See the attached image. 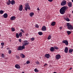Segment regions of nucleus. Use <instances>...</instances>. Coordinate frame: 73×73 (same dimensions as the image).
Listing matches in <instances>:
<instances>
[{"mask_svg": "<svg viewBox=\"0 0 73 73\" xmlns=\"http://www.w3.org/2000/svg\"><path fill=\"white\" fill-rule=\"evenodd\" d=\"M61 58V56L59 54H58L56 56V60H59Z\"/></svg>", "mask_w": 73, "mask_h": 73, "instance_id": "6e6552de", "label": "nucleus"}, {"mask_svg": "<svg viewBox=\"0 0 73 73\" xmlns=\"http://www.w3.org/2000/svg\"><path fill=\"white\" fill-rule=\"evenodd\" d=\"M34 71L35 72H39V71H38V70L36 68H35V69Z\"/></svg>", "mask_w": 73, "mask_h": 73, "instance_id": "473e14b6", "label": "nucleus"}, {"mask_svg": "<svg viewBox=\"0 0 73 73\" xmlns=\"http://www.w3.org/2000/svg\"><path fill=\"white\" fill-rule=\"evenodd\" d=\"M36 64H40V62L38 61H37L36 62Z\"/></svg>", "mask_w": 73, "mask_h": 73, "instance_id": "79ce46f5", "label": "nucleus"}, {"mask_svg": "<svg viewBox=\"0 0 73 73\" xmlns=\"http://www.w3.org/2000/svg\"><path fill=\"white\" fill-rule=\"evenodd\" d=\"M72 3H73V0H72Z\"/></svg>", "mask_w": 73, "mask_h": 73, "instance_id": "603ef678", "label": "nucleus"}, {"mask_svg": "<svg viewBox=\"0 0 73 73\" xmlns=\"http://www.w3.org/2000/svg\"><path fill=\"white\" fill-rule=\"evenodd\" d=\"M7 4L8 5H9L10 4H11V1L10 0H8V1L7 2Z\"/></svg>", "mask_w": 73, "mask_h": 73, "instance_id": "6ab92c4d", "label": "nucleus"}, {"mask_svg": "<svg viewBox=\"0 0 73 73\" xmlns=\"http://www.w3.org/2000/svg\"><path fill=\"white\" fill-rule=\"evenodd\" d=\"M21 57L22 58H24L25 57V55H24L23 54H22L21 55Z\"/></svg>", "mask_w": 73, "mask_h": 73, "instance_id": "393cba45", "label": "nucleus"}, {"mask_svg": "<svg viewBox=\"0 0 73 73\" xmlns=\"http://www.w3.org/2000/svg\"><path fill=\"white\" fill-rule=\"evenodd\" d=\"M1 36V35L0 34V36Z\"/></svg>", "mask_w": 73, "mask_h": 73, "instance_id": "5fc2aeb1", "label": "nucleus"}, {"mask_svg": "<svg viewBox=\"0 0 73 73\" xmlns=\"http://www.w3.org/2000/svg\"><path fill=\"white\" fill-rule=\"evenodd\" d=\"M23 34V33L22 32H20L19 33V36L20 37H22L23 36V35H22Z\"/></svg>", "mask_w": 73, "mask_h": 73, "instance_id": "4be33fe9", "label": "nucleus"}, {"mask_svg": "<svg viewBox=\"0 0 73 73\" xmlns=\"http://www.w3.org/2000/svg\"><path fill=\"white\" fill-rule=\"evenodd\" d=\"M62 42L64 44H65L66 45H68V41L66 40H63Z\"/></svg>", "mask_w": 73, "mask_h": 73, "instance_id": "0eeeda50", "label": "nucleus"}, {"mask_svg": "<svg viewBox=\"0 0 73 73\" xmlns=\"http://www.w3.org/2000/svg\"><path fill=\"white\" fill-rule=\"evenodd\" d=\"M8 52H9V54H11V53H12V51H11V50H9L8 51Z\"/></svg>", "mask_w": 73, "mask_h": 73, "instance_id": "e433bc0d", "label": "nucleus"}, {"mask_svg": "<svg viewBox=\"0 0 73 73\" xmlns=\"http://www.w3.org/2000/svg\"><path fill=\"white\" fill-rule=\"evenodd\" d=\"M66 4V1H64L62 2L61 3V5L62 6H64Z\"/></svg>", "mask_w": 73, "mask_h": 73, "instance_id": "423d86ee", "label": "nucleus"}, {"mask_svg": "<svg viewBox=\"0 0 73 73\" xmlns=\"http://www.w3.org/2000/svg\"><path fill=\"white\" fill-rule=\"evenodd\" d=\"M16 19V17H15V16H12V17L10 19L11 20H15Z\"/></svg>", "mask_w": 73, "mask_h": 73, "instance_id": "dca6fc26", "label": "nucleus"}, {"mask_svg": "<svg viewBox=\"0 0 73 73\" xmlns=\"http://www.w3.org/2000/svg\"><path fill=\"white\" fill-rule=\"evenodd\" d=\"M73 52V49H71L69 50L68 52L69 53H72Z\"/></svg>", "mask_w": 73, "mask_h": 73, "instance_id": "bb28decb", "label": "nucleus"}, {"mask_svg": "<svg viewBox=\"0 0 73 73\" xmlns=\"http://www.w3.org/2000/svg\"><path fill=\"white\" fill-rule=\"evenodd\" d=\"M66 25L67 27V28L69 30H72V29H73V26L71 25H70L69 23H66Z\"/></svg>", "mask_w": 73, "mask_h": 73, "instance_id": "f03ea898", "label": "nucleus"}, {"mask_svg": "<svg viewBox=\"0 0 73 73\" xmlns=\"http://www.w3.org/2000/svg\"><path fill=\"white\" fill-rule=\"evenodd\" d=\"M55 24H56V22H52L51 24V25L52 26H54Z\"/></svg>", "mask_w": 73, "mask_h": 73, "instance_id": "aec40b11", "label": "nucleus"}, {"mask_svg": "<svg viewBox=\"0 0 73 73\" xmlns=\"http://www.w3.org/2000/svg\"><path fill=\"white\" fill-rule=\"evenodd\" d=\"M66 10V6H64L61 8L60 10V12L62 15H64L65 13V11Z\"/></svg>", "mask_w": 73, "mask_h": 73, "instance_id": "f257e3e1", "label": "nucleus"}, {"mask_svg": "<svg viewBox=\"0 0 73 73\" xmlns=\"http://www.w3.org/2000/svg\"><path fill=\"white\" fill-rule=\"evenodd\" d=\"M46 65H48V64L46 63H45V64L44 65V66H46Z\"/></svg>", "mask_w": 73, "mask_h": 73, "instance_id": "c03bdc74", "label": "nucleus"}, {"mask_svg": "<svg viewBox=\"0 0 73 73\" xmlns=\"http://www.w3.org/2000/svg\"><path fill=\"white\" fill-rule=\"evenodd\" d=\"M15 66L17 69H20V66L18 64H16Z\"/></svg>", "mask_w": 73, "mask_h": 73, "instance_id": "2eb2a0df", "label": "nucleus"}, {"mask_svg": "<svg viewBox=\"0 0 73 73\" xmlns=\"http://www.w3.org/2000/svg\"><path fill=\"white\" fill-rule=\"evenodd\" d=\"M1 57L2 58H4L5 57V55L4 54H2Z\"/></svg>", "mask_w": 73, "mask_h": 73, "instance_id": "7c9ffc66", "label": "nucleus"}, {"mask_svg": "<svg viewBox=\"0 0 73 73\" xmlns=\"http://www.w3.org/2000/svg\"><path fill=\"white\" fill-rule=\"evenodd\" d=\"M29 44V42L28 41V40H24L23 42V45H24L25 46H26V45H28V44Z\"/></svg>", "mask_w": 73, "mask_h": 73, "instance_id": "39448f33", "label": "nucleus"}, {"mask_svg": "<svg viewBox=\"0 0 73 73\" xmlns=\"http://www.w3.org/2000/svg\"><path fill=\"white\" fill-rule=\"evenodd\" d=\"M44 56L45 57H46L47 58H50V54H46L44 55Z\"/></svg>", "mask_w": 73, "mask_h": 73, "instance_id": "9d476101", "label": "nucleus"}, {"mask_svg": "<svg viewBox=\"0 0 73 73\" xmlns=\"http://www.w3.org/2000/svg\"><path fill=\"white\" fill-rule=\"evenodd\" d=\"M72 67H70L69 70H72Z\"/></svg>", "mask_w": 73, "mask_h": 73, "instance_id": "a18cd8bd", "label": "nucleus"}, {"mask_svg": "<svg viewBox=\"0 0 73 73\" xmlns=\"http://www.w3.org/2000/svg\"><path fill=\"white\" fill-rule=\"evenodd\" d=\"M34 15V13H33L31 12L30 13L29 15L30 16H31V17H32V16H33Z\"/></svg>", "mask_w": 73, "mask_h": 73, "instance_id": "412c9836", "label": "nucleus"}, {"mask_svg": "<svg viewBox=\"0 0 73 73\" xmlns=\"http://www.w3.org/2000/svg\"><path fill=\"white\" fill-rule=\"evenodd\" d=\"M25 48V46L24 45H23L22 46H18L17 50H23V49Z\"/></svg>", "mask_w": 73, "mask_h": 73, "instance_id": "20e7f679", "label": "nucleus"}, {"mask_svg": "<svg viewBox=\"0 0 73 73\" xmlns=\"http://www.w3.org/2000/svg\"><path fill=\"white\" fill-rule=\"evenodd\" d=\"M3 48V46H2V47L1 48V49H2V48Z\"/></svg>", "mask_w": 73, "mask_h": 73, "instance_id": "864d4df0", "label": "nucleus"}, {"mask_svg": "<svg viewBox=\"0 0 73 73\" xmlns=\"http://www.w3.org/2000/svg\"><path fill=\"white\" fill-rule=\"evenodd\" d=\"M67 33H68V35H69L70 34H71V32L69 31H67Z\"/></svg>", "mask_w": 73, "mask_h": 73, "instance_id": "c85d7f7f", "label": "nucleus"}, {"mask_svg": "<svg viewBox=\"0 0 73 73\" xmlns=\"http://www.w3.org/2000/svg\"><path fill=\"white\" fill-rule=\"evenodd\" d=\"M60 29H62V27H60Z\"/></svg>", "mask_w": 73, "mask_h": 73, "instance_id": "3c124183", "label": "nucleus"}, {"mask_svg": "<svg viewBox=\"0 0 73 73\" xmlns=\"http://www.w3.org/2000/svg\"><path fill=\"white\" fill-rule=\"evenodd\" d=\"M65 20L66 21H70V19H69L68 18H66L65 19Z\"/></svg>", "mask_w": 73, "mask_h": 73, "instance_id": "2f4dec72", "label": "nucleus"}, {"mask_svg": "<svg viewBox=\"0 0 73 73\" xmlns=\"http://www.w3.org/2000/svg\"><path fill=\"white\" fill-rule=\"evenodd\" d=\"M31 41H33L35 40V38H31Z\"/></svg>", "mask_w": 73, "mask_h": 73, "instance_id": "72a5a7b5", "label": "nucleus"}, {"mask_svg": "<svg viewBox=\"0 0 73 73\" xmlns=\"http://www.w3.org/2000/svg\"><path fill=\"white\" fill-rule=\"evenodd\" d=\"M11 4H12V5H14V4H15V1L13 0L11 1Z\"/></svg>", "mask_w": 73, "mask_h": 73, "instance_id": "f3484780", "label": "nucleus"}, {"mask_svg": "<svg viewBox=\"0 0 73 73\" xmlns=\"http://www.w3.org/2000/svg\"><path fill=\"white\" fill-rule=\"evenodd\" d=\"M38 34L39 35L41 36V35H43V33L41 32H38Z\"/></svg>", "mask_w": 73, "mask_h": 73, "instance_id": "5701e85b", "label": "nucleus"}, {"mask_svg": "<svg viewBox=\"0 0 73 73\" xmlns=\"http://www.w3.org/2000/svg\"><path fill=\"white\" fill-rule=\"evenodd\" d=\"M50 51L51 52H54V50H55V49L54 48V47H52L50 48Z\"/></svg>", "mask_w": 73, "mask_h": 73, "instance_id": "ddd939ff", "label": "nucleus"}, {"mask_svg": "<svg viewBox=\"0 0 73 73\" xmlns=\"http://www.w3.org/2000/svg\"><path fill=\"white\" fill-rule=\"evenodd\" d=\"M18 40L20 42H21V39H19Z\"/></svg>", "mask_w": 73, "mask_h": 73, "instance_id": "a19ab883", "label": "nucleus"}, {"mask_svg": "<svg viewBox=\"0 0 73 73\" xmlns=\"http://www.w3.org/2000/svg\"><path fill=\"white\" fill-rule=\"evenodd\" d=\"M4 11L3 10H1L0 11V14H1V15H2V14H3V13H4Z\"/></svg>", "mask_w": 73, "mask_h": 73, "instance_id": "a878e982", "label": "nucleus"}, {"mask_svg": "<svg viewBox=\"0 0 73 73\" xmlns=\"http://www.w3.org/2000/svg\"><path fill=\"white\" fill-rule=\"evenodd\" d=\"M51 37L50 35H49L48 38V40H50L51 39Z\"/></svg>", "mask_w": 73, "mask_h": 73, "instance_id": "cd10ccee", "label": "nucleus"}, {"mask_svg": "<svg viewBox=\"0 0 73 73\" xmlns=\"http://www.w3.org/2000/svg\"><path fill=\"white\" fill-rule=\"evenodd\" d=\"M48 1H49V2H52L53 0H47Z\"/></svg>", "mask_w": 73, "mask_h": 73, "instance_id": "37998d69", "label": "nucleus"}, {"mask_svg": "<svg viewBox=\"0 0 73 73\" xmlns=\"http://www.w3.org/2000/svg\"><path fill=\"white\" fill-rule=\"evenodd\" d=\"M9 48H7V50H9Z\"/></svg>", "mask_w": 73, "mask_h": 73, "instance_id": "8fccbe9b", "label": "nucleus"}, {"mask_svg": "<svg viewBox=\"0 0 73 73\" xmlns=\"http://www.w3.org/2000/svg\"><path fill=\"white\" fill-rule=\"evenodd\" d=\"M17 58H19V56H17Z\"/></svg>", "mask_w": 73, "mask_h": 73, "instance_id": "09e8293b", "label": "nucleus"}, {"mask_svg": "<svg viewBox=\"0 0 73 73\" xmlns=\"http://www.w3.org/2000/svg\"><path fill=\"white\" fill-rule=\"evenodd\" d=\"M40 10V9H39V8H37V11H39Z\"/></svg>", "mask_w": 73, "mask_h": 73, "instance_id": "de8ad7c7", "label": "nucleus"}, {"mask_svg": "<svg viewBox=\"0 0 73 73\" xmlns=\"http://www.w3.org/2000/svg\"><path fill=\"white\" fill-rule=\"evenodd\" d=\"M16 36L17 37V38H19V34L18 33H16Z\"/></svg>", "mask_w": 73, "mask_h": 73, "instance_id": "b1692460", "label": "nucleus"}, {"mask_svg": "<svg viewBox=\"0 0 73 73\" xmlns=\"http://www.w3.org/2000/svg\"><path fill=\"white\" fill-rule=\"evenodd\" d=\"M3 17L5 19L7 18V17H8V14L7 13H5L3 15Z\"/></svg>", "mask_w": 73, "mask_h": 73, "instance_id": "f8f14e48", "label": "nucleus"}, {"mask_svg": "<svg viewBox=\"0 0 73 73\" xmlns=\"http://www.w3.org/2000/svg\"><path fill=\"white\" fill-rule=\"evenodd\" d=\"M42 31H46V27L45 26H43L42 28Z\"/></svg>", "mask_w": 73, "mask_h": 73, "instance_id": "1a4fd4ad", "label": "nucleus"}, {"mask_svg": "<svg viewBox=\"0 0 73 73\" xmlns=\"http://www.w3.org/2000/svg\"><path fill=\"white\" fill-rule=\"evenodd\" d=\"M54 49H56V50L57 49L58 50L59 49L56 46H54Z\"/></svg>", "mask_w": 73, "mask_h": 73, "instance_id": "4c0bfd02", "label": "nucleus"}, {"mask_svg": "<svg viewBox=\"0 0 73 73\" xmlns=\"http://www.w3.org/2000/svg\"><path fill=\"white\" fill-rule=\"evenodd\" d=\"M1 46H3L4 45V43H1Z\"/></svg>", "mask_w": 73, "mask_h": 73, "instance_id": "ea45409f", "label": "nucleus"}, {"mask_svg": "<svg viewBox=\"0 0 73 73\" xmlns=\"http://www.w3.org/2000/svg\"><path fill=\"white\" fill-rule=\"evenodd\" d=\"M64 52L67 53L68 52V48L67 47H66L65 49H64Z\"/></svg>", "mask_w": 73, "mask_h": 73, "instance_id": "4468645a", "label": "nucleus"}, {"mask_svg": "<svg viewBox=\"0 0 73 73\" xmlns=\"http://www.w3.org/2000/svg\"><path fill=\"white\" fill-rule=\"evenodd\" d=\"M23 5H21L19 7V10L20 11H23Z\"/></svg>", "mask_w": 73, "mask_h": 73, "instance_id": "9b49d317", "label": "nucleus"}, {"mask_svg": "<svg viewBox=\"0 0 73 73\" xmlns=\"http://www.w3.org/2000/svg\"><path fill=\"white\" fill-rule=\"evenodd\" d=\"M26 63L27 64H30V62L29 61H27Z\"/></svg>", "mask_w": 73, "mask_h": 73, "instance_id": "58836bf2", "label": "nucleus"}, {"mask_svg": "<svg viewBox=\"0 0 73 73\" xmlns=\"http://www.w3.org/2000/svg\"><path fill=\"white\" fill-rule=\"evenodd\" d=\"M72 3L71 2H68V5L69 7H72Z\"/></svg>", "mask_w": 73, "mask_h": 73, "instance_id": "a211bd4d", "label": "nucleus"}, {"mask_svg": "<svg viewBox=\"0 0 73 73\" xmlns=\"http://www.w3.org/2000/svg\"><path fill=\"white\" fill-rule=\"evenodd\" d=\"M35 28H39V26L37 24L35 25Z\"/></svg>", "mask_w": 73, "mask_h": 73, "instance_id": "c9c22d12", "label": "nucleus"}, {"mask_svg": "<svg viewBox=\"0 0 73 73\" xmlns=\"http://www.w3.org/2000/svg\"><path fill=\"white\" fill-rule=\"evenodd\" d=\"M21 31L22 32H23V33H25V32H24V30L23 29H21Z\"/></svg>", "mask_w": 73, "mask_h": 73, "instance_id": "f704fd0d", "label": "nucleus"}, {"mask_svg": "<svg viewBox=\"0 0 73 73\" xmlns=\"http://www.w3.org/2000/svg\"><path fill=\"white\" fill-rule=\"evenodd\" d=\"M11 29L12 32H15V29L14 28L12 27Z\"/></svg>", "mask_w": 73, "mask_h": 73, "instance_id": "c756f323", "label": "nucleus"}, {"mask_svg": "<svg viewBox=\"0 0 73 73\" xmlns=\"http://www.w3.org/2000/svg\"><path fill=\"white\" fill-rule=\"evenodd\" d=\"M26 36H28V33L26 34Z\"/></svg>", "mask_w": 73, "mask_h": 73, "instance_id": "49530a36", "label": "nucleus"}, {"mask_svg": "<svg viewBox=\"0 0 73 73\" xmlns=\"http://www.w3.org/2000/svg\"><path fill=\"white\" fill-rule=\"evenodd\" d=\"M25 11H27L28 9L29 10H30L31 9V8H30V7L29 6V3H27L25 4Z\"/></svg>", "mask_w": 73, "mask_h": 73, "instance_id": "7ed1b4c3", "label": "nucleus"}]
</instances>
